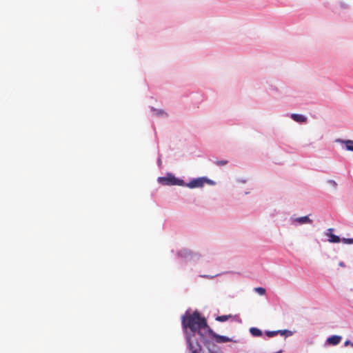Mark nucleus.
Listing matches in <instances>:
<instances>
[{"label": "nucleus", "mask_w": 353, "mask_h": 353, "mask_svg": "<svg viewBox=\"0 0 353 353\" xmlns=\"http://www.w3.org/2000/svg\"><path fill=\"white\" fill-rule=\"evenodd\" d=\"M182 325L183 328H189L193 332V335L195 332H198L199 334L201 335V330L202 329H207L208 330V327H210L208 325L206 319L202 317L197 311L183 316Z\"/></svg>", "instance_id": "f257e3e1"}, {"label": "nucleus", "mask_w": 353, "mask_h": 353, "mask_svg": "<svg viewBox=\"0 0 353 353\" xmlns=\"http://www.w3.org/2000/svg\"><path fill=\"white\" fill-rule=\"evenodd\" d=\"M157 182L162 185L168 186L179 185L183 187L184 184V181L182 179L176 177L170 172H167L165 176H159Z\"/></svg>", "instance_id": "f03ea898"}, {"label": "nucleus", "mask_w": 353, "mask_h": 353, "mask_svg": "<svg viewBox=\"0 0 353 353\" xmlns=\"http://www.w3.org/2000/svg\"><path fill=\"white\" fill-rule=\"evenodd\" d=\"M203 185V176L199 177L190 178L188 182H185L183 187H187L190 189L201 188Z\"/></svg>", "instance_id": "7ed1b4c3"}, {"label": "nucleus", "mask_w": 353, "mask_h": 353, "mask_svg": "<svg viewBox=\"0 0 353 353\" xmlns=\"http://www.w3.org/2000/svg\"><path fill=\"white\" fill-rule=\"evenodd\" d=\"M335 229L330 228L324 232V235L326 236L325 239H323V241H328L329 243H339L340 235L334 234Z\"/></svg>", "instance_id": "20e7f679"}, {"label": "nucleus", "mask_w": 353, "mask_h": 353, "mask_svg": "<svg viewBox=\"0 0 353 353\" xmlns=\"http://www.w3.org/2000/svg\"><path fill=\"white\" fill-rule=\"evenodd\" d=\"M186 340L191 353H200L202 347L197 341H192L190 336H187Z\"/></svg>", "instance_id": "39448f33"}, {"label": "nucleus", "mask_w": 353, "mask_h": 353, "mask_svg": "<svg viewBox=\"0 0 353 353\" xmlns=\"http://www.w3.org/2000/svg\"><path fill=\"white\" fill-rule=\"evenodd\" d=\"M208 333L210 336L215 340L216 343H227L232 341V339L228 336H221L216 334L210 327H208Z\"/></svg>", "instance_id": "423d86ee"}, {"label": "nucleus", "mask_w": 353, "mask_h": 353, "mask_svg": "<svg viewBox=\"0 0 353 353\" xmlns=\"http://www.w3.org/2000/svg\"><path fill=\"white\" fill-rule=\"evenodd\" d=\"M336 142L341 144L342 148L346 151L353 152V141L350 139H338Z\"/></svg>", "instance_id": "0eeeda50"}, {"label": "nucleus", "mask_w": 353, "mask_h": 353, "mask_svg": "<svg viewBox=\"0 0 353 353\" xmlns=\"http://www.w3.org/2000/svg\"><path fill=\"white\" fill-rule=\"evenodd\" d=\"M290 219H292V223L296 225H301L303 224L310 223L312 222V220L309 218V216L307 215L295 219L291 217Z\"/></svg>", "instance_id": "6e6552de"}, {"label": "nucleus", "mask_w": 353, "mask_h": 353, "mask_svg": "<svg viewBox=\"0 0 353 353\" xmlns=\"http://www.w3.org/2000/svg\"><path fill=\"white\" fill-rule=\"evenodd\" d=\"M290 118L299 123H304L307 121V117L303 114L292 113L290 114Z\"/></svg>", "instance_id": "1a4fd4ad"}, {"label": "nucleus", "mask_w": 353, "mask_h": 353, "mask_svg": "<svg viewBox=\"0 0 353 353\" xmlns=\"http://www.w3.org/2000/svg\"><path fill=\"white\" fill-rule=\"evenodd\" d=\"M341 341V336L338 335L332 336L327 339V343L331 345H336Z\"/></svg>", "instance_id": "9d476101"}, {"label": "nucleus", "mask_w": 353, "mask_h": 353, "mask_svg": "<svg viewBox=\"0 0 353 353\" xmlns=\"http://www.w3.org/2000/svg\"><path fill=\"white\" fill-rule=\"evenodd\" d=\"M150 110L154 112L157 117H162L163 115L167 116V113L161 109H157L154 107H151Z\"/></svg>", "instance_id": "9b49d317"}, {"label": "nucleus", "mask_w": 353, "mask_h": 353, "mask_svg": "<svg viewBox=\"0 0 353 353\" xmlns=\"http://www.w3.org/2000/svg\"><path fill=\"white\" fill-rule=\"evenodd\" d=\"M250 332L253 336H261L263 334L262 331L256 327H251Z\"/></svg>", "instance_id": "f8f14e48"}, {"label": "nucleus", "mask_w": 353, "mask_h": 353, "mask_svg": "<svg viewBox=\"0 0 353 353\" xmlns=\"http://www.w3.org/2000/svg\"><path fill=\"white\" fill-rule=\"evenodd\" d=\"M232 317V316L231 314H229V315H222V316H217L216 317V320L217 321H219V322H224V321H226L228 320H229L230 319H231Z\"/></svg>", "instance_id": "ddd939ff"}, {"label": "nucleus", "mask_w": 353, "mask_h": 353, "mask_svg": "<svg viewBox=\"0 0 353 353\" xmlns=\"http://www.w3.org/2000/svg\"><path fill=\"white\" fill-rule=\"evenodd\" d=\"M205 183L210 185H216V182L214 181L209 179L206 176H203V185H205Z\"/></svg>", "instance_id": "4468645a"}, {"label": "nucleus", "mask_w": 353, "mask_h": 353, "mask_svg": "<svg viewBox=\"0 0 353 353\" xmlns=\"http://www.w3.org/2000/svg\"><path fill=\"white\" fill-rule=\"evenodd\" d=\"M339 243H353V237H341L340 236Z\"/></svg>", "instance_id": "2eb2a0df"}, {"label": "nucleus", "mask_w": 353, "mask_h": 353, "mask_svg": "<svg viewBox=\"0 0 353 353\" xmlns=\"http://www.w3.org/2000/svg\"><path fill=\"white\" fill-rule=\"evenodd\" d=\"M277 331L279 332V334L281 336H290L292 334V332L288 330H277Z\"/></svg>", "instance_id": "dca6fc26"}, {"label": "nucleus", "mask_w": 353, "mask_h": 353, "mask_svg": "<svg viewBox=\"0 0 353 353\" xmlns=\"http://www.w3.org/2000/svg\"><path fill=\"white\" fill-rule=\"evenodd\" d=\"M157 154H158V157H157V166L159 167V168L161 169L162 167V161H161L162 154L160 153L159 150H158Z\"/></svg>", "instance_id": "f3484780"}, {"label": "nucleus", "mask_w": 353, "mask_h": 353, "mask_svg": "<svg viewBox=\"0 0 353 353\" xmlns=\"http://www.w3.org/2000/svg\"><path fill=\"white\" fill-rule=\"evenodd\" d=\"M254 291L260 295H264L265 294V289L262 287L255 288Z\"/></svg>", "instance_id": "a211bd4d"}, {"label": "nucleus", "mask_w": 353, "mask_h": 353, "mask_svg": "<svg viewBox=\"0 0 353 353\" xmlns=\"http://www.w3.org/2000/svg\"><path fill=\"white\" fill-rule=\"evenodd\" d=\"M265 334L268 337H274V336H276L277 334H279V332L278 331H266Z\"/></svg>", "instance_id": "6ab92c4d"}, {"label": "nucleus", "mask_w": 353, "mask_h": 353, "mask_svg": "<svg viewBox=\"0 0 353 353\" xmlns=\"http://www.w3.org/2000/svg\"><path fill=\"white\" fill-rule=\"evenodd\" d=\"M228 163L227 160L216 161L214 163L217 165H225Z\"/></svg>", "instance_id": "aec40b11"}, {"label": "nucleus", "mask_w": 353, "mask_h": 353, "mask_svg": "<svg viewBox=\"0 0 353 353\" xmlns=\"http://www.w3.org/2000/svg\"><path fill=\"white\" fill-rule=\"evenodd\" d=\"M327 183H330L331 185H332L334 188H336L337 183L334 180L329 179V180H327Z\"/></svg>", "instance_id": "412c9836"}, {"label": "nucleus", "mask_w": 353, "mask_h": 353, "mask_svg": "<svg viewBox=\"0 0 353 353\" xmlns=\"http://www.w3.org/2000/svg\"><path fill=\"white\" fill-rule=\"evenodd\" d=\"M270 90H272V91H274L275 92H279L278 88L276 86H274V85H270Z\"/></svg>", "instance_id": "4be33fe9"}, {"label": "nucleus", "mask_w": 353, "mask_h": 353, "mask_svg": "<svg viewBox=\"0 0 353 353\" xmlns=\"http://www.w3.org/2000/svg\"><path fill=\"white\" fill-rule=\"evenodd\" d=\"M340 6L343 8H348V6L347 4H345V3H343V2H341L340 3Z\"/></svg>", "instance_id": "5701e85b"}, {"label": "nucleus", "mask_w": 353, "mask_h": 353, "mask_svg": "<svg viewBox=\"0 0 353 353\" xmlns=\"http://www.w3.org/2000/svg\"><path fill=\"white\" fill-rule=\"evenodd\" d=\"M237 181L240 182V183H245L247 182V179H238Z\"/></svg>", "instance_id": "b1692460"}, {"label": "nucleus", "mask_w": 353, "mask_h": 353, "mask_svg": "<svg viewBox=\"0 0 353 353\" xmlns=\"http://www.w3.org/2000/svg\"><path fill=\"white\" fill-rule=\"evenodd\" d=\"M344 345H345V346L350 345L352 347H353V343H352V342H351V341H346L345 342Z\"/></svg>", "instance_id": "393cba45"}, {"label": "nucleus", "mask_w": 353, "mask_h": 353, "mask_svg": "<svg viewBox=\"0 0 353 353\" xmlns=\"http://www.w3.org/2000/svg\"><path fill=\"white\" fill-rule=\"evenodd\" d=\"M339 266H341V267H345V264H344V263H343V262H340V263H339Z\"/></svg>", "instance_id": "a878e982"}, {"label": "nucleus", "mask_w": 353, "mask_h": 353, "mask_svg": "<svg viewBox=\"0 0 353 353\" xmlns=\"http://www.w3.org/2000/svg\"><path fill=\"white\" fill-rule=\"evenodd\" d=\"M210 353H222L220 351H210Z\"/></svg>", "instance_id": "bb28decb"}]
</instances>
